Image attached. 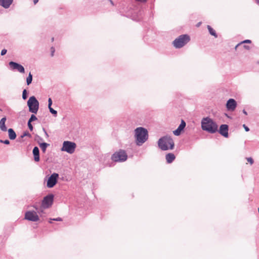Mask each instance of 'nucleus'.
I'll return each mask as SVG.
<instances>
[{"label": "nucleus", "mask_w": 259, "mask_h": 259, "mask_svg": "<svg viewBox=\"0 0 259 259\" xmlns=\"http://www.w3.org/2000/svg\"><path fill=\"white\" fill-rule=\"evenodd\" d=\"M201 126L203 131L210 134H214L218 131V125L209 117L202 118L201 121Z\"/></svg>", "instance_id": "f257e3e1"}, {"label": "nucleus", "mask_w": 259, "mask_h": 259, "mask_svg": "<svg viewBox=\"0 0 259 259\" xmlns=\"http://www.w3.org/2000/svg\"><path fill=\"white\" fill-rule=\"evenodd\" d=\"M135 137L136 144L141 146L148 139V132L147 129L143 127H138L135 130Z\"/></svg>", "instance_id": "f03ea898"}, {"label": "nucleus", "mask_w": 259, "mask_h": 259, "mask_svg": "<svg viewBox=\"0 0 259 259\" xmlns=\"http://www.w3.org/2000/svg\"><path fill=\"white\" fill-rule=\"evenodd\" d=\"M158 145L161 150L166 151L168 149H173L175 147V143L170 136H165L158 140Z\"/></svg>", "instance_id": "7ed1b4c3"}, {"label": "nucleus", "mask_w": 259, "mask_h": 259, "mask_svg": "<svg viewBox=\"0 0 259 259\" xmlns=\"http://www.w3.org/2000/svg\"><path fill=\"white\" fill-rule=\"evenodd\" d=\"M190 40L188 34H182L176 38L172 42L174 46L177 49H180L186 45Z\"/></svg>", "instance_id": "20e7f679"}, {"label": "nucleus", "mask_w": 259, "mask_h": 259, "mask_svg": "<svg viewBox=\"0 0 259 259\" xmlns=\"http://www.w3.org/2000/svg\"><path fill=\"white\" fill-rule=\"evenodd\" d=\"M29 111L36 114L39 109V102L35 96H31L27 102Z\"/></svg>", "instance_id": "39448f33"}, {"label": "nucleus", "mask_w": 259, "mask_h": 259, "mask_svg": "<svg viewBox=\"0 0 259 259\" xmlns=\"http://www.w3.org/2000/svg\"><path fill=\"white\" fill-rule=\"evenodd\" d=\"M127 158V154L123 150H120L119 151L115 152L111 156V159L114 162H124L126 160Z\"/></svg>", "instance_id": "423d86ee"}, {"label": "nucleus", "mask_w": 259, "mask_h": 259, "mask_svg": "<svg viewBox=\"0 0 259 259\" xmlns=\"http://www.w3.org/2000/svg\"><path fill=\"white\" fill-rule=\"evenodd\" d=\"M76 144L74 142L66 141L63 143L61 151H65L69 154H72L76 148Z\"/></svg>", "instance_id": "0eeeda50"}, {"label": "nucleus", "mask_w": 259, "mask_h": 259, "mask_svg": "<svg viewBox=\"0 0 259 259\" xmlns=\"http://www.w3.org/2000/svg\"><path fill=\"white\" fill-rule=\"evenodd\" d=\"M54 195L51 193L44 197L41 202L42 208L46 209L52 206L54 201Z\"/></svg>", "instance_id": "6e6552de"}, {"label": "nucleus", "mask_w": 259, "mask_h": 259, "mask_svg": "<svg viewBox=\"0 0 259 259\" xmlns=\"http://www.w3.org/2000/svg\"><path fill=\"white\" fill-rule=\"evenodd\" d=\"M58 178V174L55 172L52 174L48 179L47 182V187L49 188L54 187L57 183Z\"/></svg>", "instance_id": "1a4fd4ad"}, {"label": "nucleus", "mask_w": 259, "mask_h": 259, "mask_svg": "<svg viewBox=\"0 0 259 259\" xmlns=\"http://www.w3.org/2000/svg\"><path fill=\"white\" fill-rule=\"evenodd\" d=\"M25 219L32 222H37L39 219L37 213L34 211H27L25 213Z\"/></svg>", "instance_id": "9d476101"}, {"label": "nucleus", "mask_w": 259, "mask_h": 259, "mask_svg": "<svg viewBox=\"0 0 259 259\" xmlns=\"http://www.w3.org/2000/svg\"><path fill=\"white\" fill-rule=\"evenodd\" d=\"M9 65L11 69L13 70H17L18 71L21 73H23L25 72V69L24 67L20 64H19L14 61H10L9 63Z\"/></svg>", "instance_id": "9b49d317"}, {"label": "nucleus", "mask_w": 259, "mask_h": 259, "mask_svg": "<svg viewBox=\"0 0 259 259\" xmlns=\"http://www.w3.org/2000/svg\"><path fill=\"white\" fill-rule=\"evenodd\" d=\"M229 126L226 124H221L220 126L219 129H218V131L220 135L223 136L225 138H228L229 137Z\"/></svg>", "instance_id": "f8f14e48"}, {"label": "nucleus", "mask_w": 259, "mask_h": 259, "mask_svg": "<svg viewBox=\"0 0 259 259\" xmlns=\"http://www.w3.org/2000/svg\"><path fill=\"white\" fill-rule=\"evenodd\" d=\"M237 102L234 99H229L226 104V108L228 111H233L237 107Z\"/></svg>", "instance_id": "ddd939ff"}, {"label": "nucleus", "mask_w": 259, "mask_h": 259, "mask_svg": "<svg viewBox=\"0 0 259 259\" xmlns=\"http://www.w3.org/2000/svg\"><path fill=\"white\" fill-rule=\"evenodd\" d=\"M186 125V123L185 121L183 119H182L181 123L179 125L178 127L173 132L174 134L177 136H180L182 132L184 130Z\"/></svg>", "instance_id": "4468645a"}, {"label": "nucleus", "mask_w": 259, "mask_h": 259, "mask_svg": "<svg viewBox=\"0 0 259 259\" xmlns=\"http://www.w3.org/2000/svg\"><path fill=\"white\" fill-rule=\"evenodd\" d=\"M32 153L34 160L35 162H38L40 160L39 150L37 146H35L32 150Z\"/></svg>", "instance_id": "2eb2a0df"}, {"label": "nucleus", "mask_w": 259, "mask_h": 259, "mask_svg": "<svg viewBox=\"0 0 259 259\" xmlns=\"http://www.w3.org/2000/svg\"><path fill=\"white\" fill-rule=\"evenodd\" d=\"M13 0H0V5L5 9H8L12 4Z\"/></svg>", "instance_id": "dca6fc26"}, {"label": "nucleus", "mask_w": 259, "mask_h": 259, "mask_svg": "<svg viewBox=\"0 0 259 259\" xmlns=\"http://www.w3.org/2000/svg\"><path fill=\"white\" fill-rule=\"evenodd\" d=\"M165 159L167 163H171L176 159V156L174 153H169L166 154Z\"/></svg>", "instance_id": "f3484780"}, {"label": "nucleus", "mask_w": 259, "mask_h": 259, "mask_svg": "<svg viewBox=\"0 0 259 259\" xmlns=\"http://www.w3.org/2000/svg\"><path fill=\"white\" fill-rule=\"evenodd\" d=\"M7 120L6 117H3L0 120V128L3 132L7 131V128L6 126L5 122Z\"/></svg>", "instance_id": "a211bd4d"}, {"label": "nucleus", "mask_w": 259, "mask_h": 259, "mask_svg": "<svg viewBox=\"0 0 259 259\" xmlns=\"http://www.w3.org/2000/svg\"><path fill=\"white\" fill-rule=\"evenodd\" d=\"M8 132L9 138L10 140H13L16 138V134L13 128H9Z\"/></svg>", "instance_id": "6ab92c4d"}, {"label": "nucleus", "mask_w": 259, "mask_h": 259, "mask_svg": "<svg viewBox=\"0 0 259 259\" xmlns=\"http://www.w3.org/2000/svg\"><path fill=\"white\" fill-rule=\"evenodd\" d=\"M38 143L42 152L45 153L47 147L50 146V144L46 142L39 143V142H38Z\"/></svg>", "instance_id": "aec40b11"}, {"label": "nucleus", "mask_w": 259, "mask_h": 259, "mask_svg": "<svg viewBox=\"0 0 259 259\" xmlns=\"http://www.w3.org/2000/svg\"><path fill=\"white\" fill-rule=\"evenodd\" d=\"M207 28L210 34L214 36L215 38L218 37V34H217L215 31L210 25H207Z\"/></svg>", "instance_id": "412c9836"}, {"label": "nucleus", "mask_w": 259, "mask_h": 259, "mask_svg": "<svg viewBox=\"0 0 259 259\" xmlns=\"http://www.w3.org/2000/svg\"><path fill=\"white\" fill-rule=\"evenodd\" d=\"M251 42V41L249 39H246L245 40H243V41H241V42L238 44L236 46L235 49L236 50L237 48H240V47L242 46L243 44H245V43L250 44Z\"/></svg>", "instance_id": "4be33fe9"}, {"label": "nucleus", "mask_w": 259, "mask_h": 259, "mask_svg": "<svg viewBox=\"0 0 259 259\" xmlns=\"http://www.w3.org/2000/svg\"><path fill=\"white\" fill-rule=\"evenodd\" d=\"M33 76L31 72H29L28 77L26 78V83L28 85L31 83L32 81Z\"/></svg>", "instance_id": "5701e85b"}, {"label": "nucleus", "mask_w": 259, "mask_h": 259, "mask_svg": "<svg viewBox=\"0 0 259 259\" xmlns=\"http://www.w3.org/2000/svg\"><path fill=\"white\" fill-rule=\"evenodd\" d=\"M28 96V92L26 89H24L22 92V99L23 100H26Z\"/></svg>", "instance_id": "b1692460"}, {"label": "nucleus", "mask_w": 259, "mask_h": 259, "mask_svg": "<svg viewBox=\"0 0 259 259\" xmlns=\"http://www.w3.org/2000/svg\"><path fill=\"white\" fill-rule=\"evenodd\" d=\"M50 112L55 116H57V111L54 109L52 107H48Z\"/></svg>", "instance_id": "393cba45"}, {"label": "nucleus", "mask_w": 259, "mask_h": 259, "mask_svg": "<svg viewBox=\"0 0 259 259\" xmlns=\"http://www.w3.org/2000/svg\"><path fill=\"white\" fill-rule=\"evenodd\" d=\"M37 119V118L36 116L33 113L31 115V116L28 121L32 122L36 120Z\"/></svg>", "instance_id": "a878e982"}, {"label": "nucleus", "mask_w": 259, "mask_h": 259, "mask_svg": "<svg viewBox=\"0 0 259 259\" xmlns=\"http://www.w3.org/2000/svg\"><path fill=\"white\" fill-rule=\"evenodd\" d=\"M52 221H62V219L61 218H60V217H58V218H54V219H50V221H49V223H51V224L52 223Z\"/></svg>", "instance_id": "bb28decb"}, {"label": "nucleus", "mask_w": 259, "mask_h": 259, "mask_svg": "<svg viewBox=\"0 0 259 259\" xmlns=\"http://www.w3.org/2000/svg\"><path fill=\"white\" fill-rule=\"evenodd\" d=\"M27 125H28V128H29V129L30 130V131H33V127L32 124H31V122L28 121Z\"/></svg>", "instance_id": "cd10ccee"}, {"label": "nucleus", "mask_w": 259, "mask_h": 259, "mask_svg": "<svg viewBox=\"0 0 259 259\" xmlns=\"http://www.w3.org/2000/svg\"><path fill=\"white\" fill-rule=\"evenodd\" d=\"M25 136H27V137H31V135L30 134H29L28 132H25L23 135L21 136V137L22 138H23Z\"/></svg>", "instance_id": "c85d7f7f"}, {"label": "nucleus", "mask_w": 259, "mask_h": 259, "mask_svg": "<svg viewBox=\"0 0 259 259\" xmlns=\"http://www.w3.org/2000/svg\"><path fill=\"white\" fill-rule=\"evenodd\" d=\"M55 51V48H54V47H52L51 48V56L52 57L54 56Z\"/></svg>", "instance_id": "c756f323"}, {"label": "nucleus", "mask_w": 259, "mask_h": 259, "mask_svg": "<svg viewBox=\"0 0 259 259\" xmlns=\"http://www.w3.org/2000/svg\"><path fill=\"white\" fill-rule=\"evenodd\" d=\"M247 160L250 164H252L253 163L254 161L251 157L247 158Z\"/></svg>", "instance_id": "7c9ffc66"}, {"label": "nucleus", "mask_w": 259, "mask_h": 259, "mask_svg": "<svg viewBox=\"0 0 259 259\" xmlns=\"http://www.w3.org/2000/svg\"><path fill=\"white\" fill-rule=\"evenodd\" d=\"M7 52V50L5 49H4L2 50L1 54L2 56H4L6 54Z\"/></svg>", "instance_id": "2f4dec72"}, {"label": "nucleus", "mask_w": 259, "mask_h": 259, "mask_svg": "<svg viewBox=\"0 0 259 259\" xmlns=\"http://www.w3.org/2000/svg\"><path fill=\"white\" fill-rule=\"evenodd\" d=\"M52 100L51 98H49L48 99V107H52Z\"/></svg>", "instance_id": "473e14b6"}, {"label": "nucleus", "mask_w": 259, "mask_h": 259, "mask_svg": "<svg viewBox=\"0 0 259 259\" xmlns=\"http://www.w3.org/2000/svg\"><path fill=\"white\" fill-rule=\"evenodd\" d=\"M240 47H242V48H243L247 50H249V49H250V47L246 45H244V44Z\"/></svg>", "instance_id": "72a5a7b5"}, {"label": "nucleus", "mask_w": 259, "mask_h": 259, "mask_svg": "<svg viewBox=\"0 0 259 259\" xmlns=\"http://www.w3.org/2000/svg\"><path fill=\"white\" fill-rule=\"evenodd\" d=\"M243 127H244L246 132L249 131V128L248 126H247L245 124H243Z\"/></svg>", "instance_id": "f704fd0d"}, {"label": "nucleus", "mask_w": 259, "mask_h": 259, "mask_svg": "<svg viewBox=\"0 0 259 259\" xmlns=\"http://www.w3.org/2000/svg\"><path fill=\"white\" fill-rule=\"evenodd\" d=\"M4 144H6V145H9L10 144V141L9 140H4Z\"/></svg>", "instance_id": "c9c22d12"}, {"label": "nucleus", "mask_w": 259, "mask_h": 259, "mask_svg": "<svg viewBox=\"0 0 259 259\" xmlns=\"http://www.w3.org/2000/svg\"><path fill=\"white\" fill-rule=\"evenodd\" d=\"M36 137L38 138V139L39 140V141H42V138H41L40 136H38V135H36Z\"/></svg>", "instance_id": "e433bc0d"}, {"label": "nucleus", "mask_w": 259, "mask_h": 259, "mask_svg": "<svg viewBox=\"0 0 259 259\" xmlns=\"http://www.w3.org/2000/svg\"><path fill=\"white\" fill-rule=\"evenodd\" d=\"M136 1L142 2V3H145L147 2V0H136Z\"/></svg>", "instance_id": "4c0bfd02"}, {"label": "nucleus", "mask_w": 259, "mask_h": 259, "mask_svg": "<svg viewBox=\"0 0 259 259\" xmlns=\"http://www.w3.org/2000/svg\"><path fill=\"white\" fill-rule=\"evenodd\" d=\"M33 2L34 4L35 5L38 3V0H33Z\"/></svg>", "instance_id": "58836bf2"}, {"label": "nucleus", "mask_w": 259, "mask_h": 259, "mask_svg": "<svg viewBox=\"0 0 259 259\" xmlns=\"http://www.w3.org/2000/svg\"><path fill=\"white\" fill-rule=\"evenodd\" d=\"M242 112H243V113L245 115H247V112L245 111V109H243V111H242Z\"/></svg>", "instance_id": "ea45409f"}, {"label": "nucleus", "mask_w": 259, "mask_h": 259, "mask_svg": "<svg viewBox=\"0 0 259 259\" xmlns=\"http://www.w3.org/2000/svg\"><path fill=\"white\" fill-rule=\"evenodd\" d=\"M201 22H199V23H198L197 24V25H196V26H197V27H199V26H200V25H201Z\"/></svg>", "instance_id": "a19ab883"}, {"label": "nucleus", "mask_w": 259, "mask_h": 259, "mask_svg": "<svg viewBox=\"0 0 259 259\" xmlns=\"http://www.w3.org/2000/svg\"><path fill=\"white\" fill-rule=\"evenodd\" d=\"M45 135H46V136L47 137H49V135H48V133H47V132H46V133H45Z\"/></svg>", "instance_id": "79ce46f5"}, {"label": "nucleus", "mask_w": 259, "mask_h": 259, "mask_svg": "<svg viewBox=\"0 0 259 259\" xmlns=\"http://www.w3.org/2000/svg\"><path fill=\"white\" fill-rule=\"evenodd\" d=\"M42 130L44 132V133H45L46 132H47L46 129L45 128H42Z\"/></svg>", "instance_id": "37998d69"}, {"label": "nucleus", "mask_w": 259, "mask_h": 259, "mask_svg": "<svg viewBox=\"0 0 259 259\" xmlns=\"http://www.w3.org/2000/svg\"><path fill=\"white\" fill-rule=\"evenodd\" d=\"M0 143H4V140H0Z\"/></svg>", "instance_id": "c03bdc74"}, {"label": "nucleus", "mask_w": 259, "mask_h": 259, "mask_svg": "<svg viewBox=\"0 0 259 259\" xmlns=\"http://www.w3.org/2000/svg\"><path fill=\"white\" fill-rule=\"evenodd\" d=\"M255 2L258 5H259V0H256Z\"/></svg>", "instance_id": "a18cd8bd"}, {"label": "nucleus", "mask_w": 259, "mask_h": 259, "mask_svg": "<svg viewBox=\"0 0 259 259\" xmlns=\"http://www.w3.org/2000/svg\"><path fill=\"white\" fill-rule=\"evenodd\" d=\"M33 207L35 208V209L36 210H37V207L36 206H34Z\"/></svg>", "instance_id": "49530a36"}, {"label": "nucleus", "mask_w": 259, "mask_h": 259, "mask_svg": "<svg viewBox=\"0 0 259 259\" xmlns=\"http://www.w3.org/2000/svg\"><path fill=\"white\" fill-rule=\"evenodd\" d=\"M54 37H53V38H52V41H54Z\"/></svg>", "instance_id": "de8ad7c7"}, {"label": "nucleus", "mask_w": 259, "mask_h": 259, "mask_svg": "<svg viewBox=\"0 0 259 259\" xmlns=\"http://www.w3.org/2000/svg\"><path fill=\"white\" fill-rule=\"evenodd\" d=\"M225 115H226L227 116H228H228L227 114H226H226H225Z\"/></svg>", "instance_id": "09e8293b"}, {"label": "nucleus", "mask_w": 259, "mask_h": 259, "mask_svg": "<svg viewBox=\"0 0 259 259\" xmlns=\"http://www.w3.org/2000/svg\"><path fill=\"white\" fill-rule=\"evenodd\" d=\"M258 63H259V62H258Z\"/></svg>", "instance_id": "8fccbe9b"}]
</instances>
